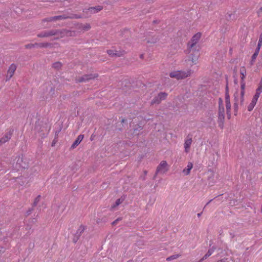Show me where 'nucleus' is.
Here are the masks:
<instances>
[{
	"label": "nucleus",
	"mask_w": 262,
	"mask_h": 262,
	"mask_svg": "<svg viewBox=\"0 0 262 262\" xmlns=\"http://www.w3.org/2000/svg\"><path fill=\"white\" fill-rule=\"evenodd\" d=\"M240 73L241 74V90L236 91L234 94L235 104L239 102L243 103L244 101V95L245 89V82L244 80L246 75V70L244 68L241 69Z\"/></svg>",
	"instance_id": "obj_1"
},
{
	"label": "nucleus",
	"mask_w": 262,
	"mask_h": 262,
	"mask_svg": "<svg viewBox=\"0 0 262 262\" xmlns=\"http://www.w3.org/2000/svg\"><path fill=\"white\" fill-rule=\"evenodd\" d=\"M191 74V70L183 71H173L169 74V76L171 78H174L177 79H182L187 77Z\"/></svg>",
	"instance_id": "obj_2"
},
{
	"label": "nucleus",
	"mask_w": 262,
	"mask_h": 262,
	"mask_svg": "<svg viewBox=\"0 0 262 262\" xmlns=\"http://www.w3.org/2000/svg\"><path fill=\"white\" fill-rule=\"evenodd\" d=\"M201 36V34L200 33H197L192 36L191 40L188 42V48L189 50L190 53L196 49V43L200 40Z\"/></svg>",
	"instance_id": "obj_3"
},
{
	"label": "nucleus",
	"mask_w": 262,
	"mask_h": 262,
	"mask_svg": "<svg viewBox=\"0 0 262 262\" xmlns=\"http://www.w3.org/2000/svg\"><path fill=\"white\" fill-rule=\"evenodd\" d=\"M168 170V166L165 161H162L158 166L156 170V173H165Z\"/></svg>",
	"instance_id": "obj_4"
},
{
	"label": "nucleus",
	"mask_w": 262,
	"mask_h": 262,
	"mask_svg": "<svg viewBox=\"0 0 262 262\" xmlns=\"http://www.w3.org/2000/svg\"><path fill=\"white\" fill-rule=\"evenodd\" d=\"M225 103L226 107V112L227 115L230 116V110H231V103L230 101V96L228 93V86H226V92L225 94Z\"/></svg>",
	"instance_id": "obj_5"
},
{
	"label": "nucleus",
	"mask_w": 262,
	"mask_h": 262,
	"mask_svg": "<svg viewBox=\"0 0 262 262\" xmlns=\"http://www.w3.org/2000/svg\"><path fill=\"white\" fill-rule=\"evenodd\" d=\"M219 119L222 121L224 119V108L223 101L221 98L219 100Z\"/></svg>",
	"instance_id": "obj_6"
},
{
	"label": "nucleus",
	"mask_w": 262,
	"mask_h": 262,
	"mask_svg": "<svg viewBox=\"0 0 262 262\" xmlns=\"http://www.w3.org/2000/svg\"><path fill=\"white\" fill-rule=\"evenodd\" d=\"M167 96V94L165 92L160 93L152 101V103H159L162 100H164Z\"/></svg>",
	"instance_id": "obj_7"
},
{
	"label": "nucleus",
	"mask_w": 262,
	"mask_h": 262,
	"mask_svg": "<svg viewBox=\"0 0 262 262\" xmlns=\"http://www.w3.org/2000/svg\"><path fill=\"white\" fill-rule=\"evenodd\" d=\"M16 65L12 63L9 67V68L8 70V73L7 75V80H9L13 75L16 69Z\"/></svg>",
	"instance_id": "obj_8"
},
{
	"label": "nucleus",
	"mask_w": 262,
	"mask_h": 262,
	"mask_svg": "<svg viewBox=\"0 0 262 262\" xmlns=\"http://www.w3.org/2000/svg\"><path fill=\"white\" fill-rule=\"evenodd\" d=\"M192 140L191 138H187L184 143V148L186 152L188 153L190 151V147L191 145Z\"/></svg>",
	"instance_id": "obj_9"
},
{
	"label": "nucleus",
	"mask_w": 262,
	"mask_h": 262,
	"mask_svg": "<svg viewBox=\"0 0 262 262\" xmlns=\"http://www.w3.org/2000/svg\"><path fill=\"white\" fill-rule=\"evenodd\" d=\"M83 135H80L78 136V137L76 138V139L75 140V141L73 142L71 146V148L74 149L77 146H78L80 142L82 141V140L83 139Z\"/></svg>",
	"instance_id": "obj_10"
},
{
	"label": "nucleus",
	"mask_w": 262,
	"mask_h": 262,
	"mask_svg": "<svg viewBox=\"0 0 262 262\" xmlns=\"http://www.w3.org/2000/svg\"><path fill=\"white\" fill-rule=\"evenodd\" d=\"M102 9V7L101 6H97L96 7H92L89 8L88 10L91 13H95L99 12Z\"/></svg>",
	"instance_id": "obj_11"
},
{
	"label": "nucleus",
	"mask_w": 262,
	"mask_h": 262,
	"mask_svg": "<svg viewBox=\"0 0 262 262\" xmlns=\"http://www.w3.org/2000/svg\"><path fill=\"white\" fill-rule=\"evenodd\" d=\"M193 164L191 162H189L187 164V168L183 170V173L185 176L188 175L190 173Z\"/></svg>",
	"instance_id": "obj_12"
},
{
	"label": "nucleus",
	"mask_w": 262,
	"mask_h": 262,
	"mask_svg": "<svg viewBox=\"0 0 262 262\" xmlns=\"http://www.w3.org/2000/svg\"><path fill=\"white\" fill-rule=\"evenodd\" d=\"M107 53L111 56H120L122 55V53L120 52H119L118 51L113 50H107Z\"/></svg>",
	"instance_id": "obj_13"
},
{
	"label": "nucleus",
	"mask_w": 262,
	"mask_h": 262,
	"mask_svg": "<svg viewBox=\"0 0 262 262\" xmlns=\"http://www.w3.org/2000/svg\"><path fill=\"white\" fill-rule=\"evenodd\" d=\"M257 99L252 98L251 102L249 104L247 107L248 111L250 112L254 108V106H255L257 103Z\"/></svg>",
	"instance_id": "obj_14"
},
{
	"label": "nucleus",
	"mask_w": 262,
	"mask_h": 262,
	"mask_svg": "<svg viewBox=\"0 0 262 262\" xmlns=\"http://www.w3.org/2000/svg\"><path fill=\"white\" fill-rule=\"evenodd\" d=\"M11 138V134L7 133L0 139V145L8 141Z\"/></svg>",
	"instance_id": "obj_15"
},
{
	"label": "nucleus",
	"mask_w": 262,
	"mask_h": 262,
	"mask_svg": "<svg viewBox=\"0 0 262 262\" xmlns=\"http://www.w3.org/2000/svg\"><path fill=\"white\" fill-rule=\"evenodd\" d=\"M262 93V85H260L256 89L255 94L253 96V98H255L256 99H258L260 94Z\"/></svg>",
	"instance_id": "obj_16"
},
{
	"label": "nucleus",
	"mask_w": 262,
	"mask_h": 262,
	"mask_svg": "<svg viewBox=\"0 0 262 262\" xmlns=\"http://www.w3.org/2000/svg\"><path fill=\"white\" fill-rule=\"evenodd\" d=\"M214 252V249L211 248L210 249L207 253L203 256V257L201 259V260L206 259L208 257L210 256Z\"/></svg>",
	"instance_id": "obj_17"
},
{
	"label": "nucleus",
	"mask_w": 262,
	"mask_h": 262,
	"mask_svg": "<svg viewBox=\"0 0 262 262\" xmlns=\"http://www.w3.org/2000/svg\"><path fill=\"white\" fill-rule=\"evenodd\" d=\"M259 51H257L256 50H255V51L254 52V53L253 54V55L252 56V57H251V64L252 65L253 64V63L255 61V60L256 59L258 53H259Z\"/></svg>",
	"instance_id": "obj_18"
},
{
	"label": "nucleus",
	"mask_w": 262,
	"mask_h": 262,
	"mask_svg": "<svg viewBox=\"0 0 262 262\" xmlns=\"http://www.w3.org/2000/svg\"><path fill=\"white\" fill-rule=\"evenodd\" d=\"M95 77H97V76H93L92 75H86V76H85L84 77L82 78L80 80V81H84L88 80L89 79H91L92 78H94Z\"/></svg>",
	"instance_id": "obj_19"
},
{
	"label": "nucleus",
	"mask_w": 262,
	"mask_h": 262,
	"mask_svg": "<svg viewBox=\"0 0 262 262\" xmlns=\"http://www.w3.org/2000/svg\"><path fill=\"white\" fill-rule=\"evenodd\" d=\"M261 45H262V34L259 36V40H258L257 46V48H256V50L259 51L260 49L261 46Z\"/></svg>",
	"instance_id": "obj_20"
},
{
	"label": "nucleus",
	"mask_w": 262,
	"mask_h": 262,
	"mask_svg": "<svg viewBox=\"0 0 262 262\" xmlns=\"http://www.w3.org/2000/svg\"><path fill=\"white\" fill-rule=\"evenodd\" d=\"M56 34V33H53L52 32H50L49 33H45L43 34H39L38 35V36L39 37H45V36H48L50 35H55Z\"/></svg>",
	"instance_id": "obj_21"
},
{
	"label": "nucleus",
	"mask_w": 262,
	"mask_h": 262,
	"mask_svg": "<svg viewBox=\"0 0 262 262\" xmlns=\"http://www.w3.org/2000/svg\"><path fill=\"white\" fill-rule=\"evenodd\" d=\"M66 18V17H63L61 15L56 16L50 18L49 21H53V20H55L60 19H62V18Z\"/></svg>",
	"instance_id": "obj_22"
},
{
	"label": "nucleus",
	"mask_w": 262,
	"mask_h": 262,
	"mask_svg": "<svg viewBox=\"0 0 262 262\" xmlns=\"http://www.w3.org/2000/svg\"><path fill=\"white\" fill-rule=\"evenodd\" d=\"M23 162V159H22V158H18L17 161V164H18L19 165V167H22V168H25L26 167V165L25 164H23V163H21V162Z\"/></svg>",
	"instance_id": "obj_23"
},
{
	"label": "nucleus",
	"mask_w": 262,
	"mask_h": 262,
	"mask_svg": "<svg viewBox=\"0 0 262 262\" xmlns=\"http://www.w3.org/2000/svg\"><path fill=\"white\" fill-rule=\"evenodd\" d=\"M198 58H199V55H198V54H197V55L195 56H194V57H192L191 58V61L193 64H196Z\"/></svg>",
	"instance_id": "obj_24"
},
{
	"label": "nucleus",
	"mask_w": 262,
	"mask_h": 262,
	"mask_svg": "<svg viewBox=\"0 0 262 262\" xmlns=\"http://www.w3.org/2000/svg\"><path fill=\"white\" fill-rule=\"evenodd\" d=\"M122 201H123V200H121V199H119L117 200L115 202V204L113 206V207L114 208V207L118 206L122 202Z\"/></svg>",
	"instance_id": "obj_25"
},
{
	"label": "nucleus",
	"mask_w": 262,
	"mask_h": 262,
	"mask_svg": "<svg viewBox=\"0 0 262 262\" xmlns=\"http://www.w3.org/2000/svg\"><path fill=\"white\" fill-rule=\"evenodd\" d=\"M53 67L56 69H59L61 67V63L59 62H55L53 64Z\"/></svg>",
	"instance_id": "obj_26"
},
{
	"label": "nucleus",
	"mask_w": 262,
	"mask_h": 262,
	"mask_svg": "<svg viewBox=\"0 0 262 262\" xmlns=\"http://www.w3.org/2000/svg\"><path fill=\"white\" fill-rule=\"evenodd\" d=\"M176 258V257L175 256H170V257H168L167 258V260L168 261H170L171 260V259H174Z\"/></svg>",
	"instance_id": "obj_27"
},
{
	"label": "nucleus",
	"mask_w": 262,
	"mask_h": 262,
	"mask_svg": "<svg viewBox=\"0 0 262 262\" xmlns=\"http://www.w3.org/2000/svg\"><path fill=\"white\" fill-rule=\"evenodd\" d=\"M176 258V257L175 256H170V257H168L167 258V260L168 261H170L171 260V259H174Z\"/></svg>",
	"instance_id": "obj_28"
},
{
	"label": "nucleus",
	"mask_w": 262,
	"mask_h": 262,
	"mask_svg": "<svg viewBox=\"0 0 262 262\" xmlns=\"http://www.w3.org/2000/svg\"><path fill=\"white\" fill-rule=\"evenodd\" d=\"M39 199H40V196H38V197H37L35 199V201L34 202V205H36L37 204V202L39 200Z\"/></svg>",
	"instance_id": "obj_29"
},
{
	"label": "nucleus",
	"mask_w": 262,
	"mask_h": 262,
	"mask_svg": "<svg viewBox=\"0 0 262 262\" xmlns=\"http://www.w3.org/2000/svg\"><path fill=\"white\" fill-rule=\"evenodd\" d=\"M90 28V26L89 25H86L85 27V30H88Z\"/></svg>",
	"instance_id": "obj_30"
},
{
	"label": "nucleus",
	"mask_w": 262,
	"mask_h": 262,
	"mask_svg": "<svg viewBox=\"0 0 262 262\" xmlns=\"http://www.w3.org/2000/svg\"><path fill=\"white\" fill-rule=\"evenodd\" d=\"M227 259H225V258H223L221 260V262H226V260H227Z\"/></svg>",
	"instance_id": "obj_31"
},
{
	"label": "nucleus",
	"mask_w": 262,
	"mask_h": 262,
	"mask_svg": "<svg viewBox=\"0 0 262 262\" xmlns=\"http://www.w3.org/2000/svg\"><path fill=\"white\" fill-rule=\"evenodd\" d=\"M118 221V219H117V220H115V221H114L113 223V224L114 225V224H116Z\"/></svg>",
	"instance_id": "obj_32"
},
{
	"label": "nucleus",
	"mask_w": 262,
	"mask_h": 262,
	"mask_svg": "<svg viewBox=\"0 0 262 262\" xmlns=\"http://www.w3.org/2000/svg\"><path fill=\"white\" fill-rule=\"evenodd\" d=\"M80 229H81V231H83L84 229V227H83V226H81Z\"/></svg>",
	"instance_id": "obj_33"
},
{
	"label": "nucleus",
	"mask_w": 262,
	"mask_h": 262,
	"mask_svg": "<svg viewBox=\"0 0 262 262\" xmlns=\"http://www.w3.org/2000/svg\"><path fill=\"white\" fill-rule=\"evenodd\" d=\"M198 216L199 217V216H201V213H198Z\"/></svg>",
	"instance_id": "obj_34"
},
{
	"label": "nucleus",
	"mask_w": 262,
	"mask_h": 262,
	"mask_svg": "<svg viewBox=\"0 0 262 262\" xmlns=\"http://www.w3.org/2000/svg\"><path fill=\"white\" fill-rule=\"evenodd\" d=\"M65 33V32H64V31L63 32H60V34H63V33Z\"/></svg>",
	"instance_id": "obj_35"
},
{
	"label": "nucleus",
	"mask_w": 262,
	"mask_h": 262,
	"mask_svg": "<svg viewBox=\"0 0 262 262\" xmlns=\"http://www.w3.org/2000/svg\"><path fill=\"white\" fill-rule=\"evenodd\" d=\"M127 262H133V261H131V260H129V261H128Z\"/></svg>",
	"instance_id": "obj_36"
},
{
	"label": "nucleus",
	"mask_w": 262,
	"mask_h": 262,
	"mask_svg": "<svg viewBox=\"0 0 262 262\" xmlns=\"http://www.w3.org/2000/svg\"><path fill=\"white\" fill-rule=\"evenodd\" d=\"M67 34H69V33H70V32H66Z\"/></svg>",
	"instance_id": "obj_37"
}]
</instances>
